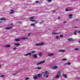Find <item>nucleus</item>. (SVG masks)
Returning <instances> with one entry per match:
<instances>
[{
  "instance_id": "nucleus-21",
  "label": "nucleus",
  "mask_w": 80,
  "mask_h": 80,
  "mask_svg": "<svg viewBox=\"0 0 80 80\" xmlns=\"http://www.w3.org/2000/svg\"><path fill=\"white\" fill-rule=\"evenodd\" d=\"M53 54L50 53L48 55V56H53Z\"/></svg>"
},
{
  "instance_id": "nucleus-12",
  "label": "nucleus",
  "mask_w": 80,
  "mask_h": 80,
  "mask_svg": "<svg viewBox=\"0 0 80 80\" xmlns=\"http://www.w3.org/2000/svg\"><path fill=\"white\" fill-rule=\"evenodd\" d=\"M22 40H28V38H21Z\"/></svg>"
},
{
  "instance_id": "nucleus-38",
  "label": "nucleus",
  "mask_w": 80,
  "mask_h": 80,
  "mask_svg": "<svg viewBox=\"0 0 80 80\" xmlns=\"http://www.w3.org/2000/svg\"><path fill=\"white\" fill-rule=\"evenodd\" d=\"M58 38H59V36H56V38L57 39H58Z\"/></svg>"
},
{
  "instance_id": "nucleus-3",
  "label": "nucleus",
  "mask_w": 80,
  "mask_h": 80,
  "mask_svg": "<svg viewBox=\"0 0 80 80\" xmlns=\"http://www.w3.org/2000/svg\"><path fill=\"white\" fill-rule=\"evenodd\" d=\"M45 45V43H38L35 44L36 46H41V45Z\"/></svg>"
},
{
  "instance_id": "nucleus-9",
  "label": "nucleus",
  "mask_w": 80,
  "mask_h": 80,
  "mask_svg": "<svg viewBox=\"0 0 80 80\" xmlns=\"http://www.w3.org/2000/svg\"><path fill=\"white\" fill-rule=\"evenodd\" d=\"M60 33H61V32L58 33H55L54 32H52V34L54 35H57V34H60Z\"/></svg>"
},
{
  "instance_id": "nucleus-49",
  "label": "nucleus",
  "mask_w": 80,
  "mask_h": 80,
  "mask_svg": "<svg viewBox=\"0 0 80 80\" xmlns=\"http://www.w3.org/2000/svg\"><path fill=\"white\" fill-rule=\"evenodd\" d=\"M77 32L78 33H80V31H77Z\"/></svg>"
},
{
  "instance_id": "nucleus-25",
  "label": "nucleus",
  "mask_w": 80,
  "mask_h": 80,
  "mask_svg": "<svg viewBox=\"0 0 80 80\" xmlns=\"http://www.w3.org/2000/svg\"><path fill=\"white\" fill-rule=\"evenodd\" d=\"M1 20H6V19L4 18H2L0 19Z\"/></svg>"
},
{
  "instance_id": "nucleus-23",
  "label": "nucleus",
  "mask_w": 80,
  "mask_h": 80,
  "mask_svg": "<svg viewBox=\"0 0 80 80\" xmlns=\"http://www.w3.org/2000/svg\"><path fill=\"white\" fill-rule=\"evenodd\" d=\"M42 53H39V54H38V55L39 56V57H42Z\"/></svg>"
},
{
  "instance_id": "nucleus-18",
  "label": "nucleus",
  "mask_w": 80,
  "mask_h": 80,
  "mask_svg": "<svg viewBox=\"0 0 80 80\" xmlns=\"http://www.w3.org/2000/svg\"><path fill=\"white\" fill-rule=\"evenodd\" d=\"M6 47H7V48H8V47H10V45H6L5 46Z\"/></svg>"
},
{
  "instance_id": "nucleus-33",
  "label": "nucleus",
  "mask_w": 80,
  "mask_h": 80,
  "mask_svg": "<svg viewBox=\"0 0 80 80\" xmlns=\"http://www.w3.org/2000/svg\"><path fill=\"white\" fill-rule=\"evenodd\" d=\"M43 23V22L42 21V22H41L39 23V24H42V23Z\"/></svg>"
},
{
  "instance_id": "nucleus-40",
  "label": "nucleus",
  "mask_w": 80,
  "mask_h": 80,
  "mask_svg": "<svg viewBox=\"0 0 80 80\" xmlns=\"http://www.w3.org/2000/svg\"><path fill=\"white\" fill-rule=\"evenodd\" d=\"M31 33H29L28 35V36H30V35H31Z\"/></svg>"
},
{
  "instance_id": "nucleus-29",
  "label": "nucleus",
  "mask_w": 80,
  "mask_h": 80,
  "mask_svg": "<svg viewBox=\"0 0 80 80\" xmlns=\"http://www.w3.org/2000/svg\"><path fill=\"white\" fill-rule=\"evenodd\" d=\"M67 64L68 65H70V64H71V63H70V62H68L67 63Z\"/></svg>"
},
{
  "instance_id": "nucleus-55",
  "label": "nucleus",
  "mask_w": 80,
  "mask_h": 80,
  "mask_svg": "<svg viewBox=\"0 0 80 80\" xmlns=\"http://www.w3.org/2000/svg\"><path fill=\"white\" fill-rule=\"evenodd\" d=\"M19 23H20V22H19Z\"/></svg>"
},
{
  "instance_id": "nucleus-28",
  "label": "nucleus",
  "mask_w": 80,
  "mask_h": 80,
  "mask_svg": "<svg viewBox=\"0 0 80 80\" xmlns=\"http://www.w3.org/2000/svg\"><path fill=\"white\" fill-rule=\"evenodd\" d=\"M60 37H61V38H62V37H63V35H61L60 36Z\"/></svg>"
},
{
  "instance_id": "nucleus-22",
  "label": "nucleus",
  "mask_w": 80,
  "mask_h": 80,
  "mask_svg": "<svg viewBox=\"0 0 80 80\" xmlns=\"http://www.w3.org/2000/svg\"><path fill=\"white\" fill-rule=\"evenodd\" d=\"M34 79H37V76H35L33 77Z\"/></svg>"
},
{
  "instance_id": "nucleus-39",
  "label": "nucleus",
  "mask_w": 80,
  "mask_h": 80,
  "mask_svg": "<svg viewBox=\"0 0 80 80\" xmlns=\"http://www.w3.org/2000/svg\"><path fill=\"white\" fill-rule=\"evenodd\" d=\"M74 28H78V27H74Z\"/></svg>"
},
{
  "instance_id": "nucleus-5",
  "label": "nucleus",
  "mask_w": 80,
  "mask_h": 80,
  "mask_svg": "<svg viewBox=\"0 0 80 80\" xmlns=\"http://www.w3.org/2000/svg\"><path fill=\"white\" fill-rule=\"evenodd\" d=\"M28 55H30V56H32V53H28V54H24V56H28Z\"/></svg>"
},
{
  "instance_id": "nucleus-8",
  "label": "nucleus",
  "mask_w": 80,
  "mask_h": 80,
  "mask_svg": "<svg viewBox=\"0 0 80 80\" xmlns=\"http://www.w3.org/2000/svg\"><path fill=\"white\" fill-rule=\"evenodd\" d=\"M38 77H42V74L39 73L37 75Z\"/></svg>"
},
{
  "instance_id": "nucleus-56",
  "label": "nucleus",
  "mask_w": 80,
  "mask_h": 80,
  "mask_svg": "<svg viewBox=\"0 0 80 80\" xmlns=\"http://www.w3.org/2000/svg\"><path fill=\"white\" fill-rule=\"evenodd\" d=\"M42 73H43V72H42Z\"/></svg>"
},
{
  "instance_id": "nucleus-35",
  "label": "nucleus",
  "mask_w": 80,
  "mask_h": 80,
  "mask_svg": "<svg viewBox=\"0 0 80 80\" xmlns=\"http://www.w3.org/2000/svg\"><path fill=\"white\" fill-rule=\"evenodd\" d=\"M33 18H34L33 17H31L30 18V19H33Z\"/></svg>"
},
{
  "instance_id": "nucleus-42",
  "label": "nucleus",
  "mask_w": 80,
  "mask_h": 80,
  "mask_svg": "<svg viewBox=\"0 0 80 80\" xmlns=\"http://www.w3.org/2000/svg\"><path fill=\"white\" fill-rule=\"evenodd\" d=\"M36 3H40V2L39 1H36L35 2Z\"/></svg>"
},
{
  "instance_id": "nucleus-50",
  "label": "nucleus",
  "mask_w": 80,
  "mask_h": 80,
  "mask_svg": "<svg viewBox=\"0 0 80 80\" xmlns=\"http://www.w3.org/2000/svg\"><path fill=\"white\" fill-rule=\"evenodd\" d=\"M47 73V74H50V72H48Z\"/></svg>"
},
{
  "instance_id": "nucleus-43",
  "label": "nucleus",
  "mask_w": 80,
  "mask_h": 80,
  "mask_svg": "<svg viewBox=\"0 0 80 80\" xmlns=\"http://www.w3.org/2000/svg\"><path fill=\"white\" fill-rule=\"evenodd\" d=\"M17 75V74H13L12 75L13 76H15V75Z\"/></svg>"
},
{
  "instance_id": "nucleus-37",
  "label": "nucleus",
  "mask_w": 80,
  "mask_h": 80,
  "mask_svg": "<svg viewBox=\"0 0 80 80\" xmlns=\"http://www.w3.org/2000/svg\"><path fill=\"white\" fill-rule=\"evenodd\" d=\"M0 77L3 78L4 77V75H1L0 76Z\"/></svg>"
},
{
  "instance_id": "nucleus-26",
  "label": "nucleus",
  "mask_w": 80,
  "mask_h": 80,
  "mask_svg": "<svg viewBox=\"0 0 80 80\" xmlns=\"http://www.w3.org/2000/svg\"><path fill=\"white\" fill-rule=\"evenodd\" d=\"M62 60H63L64 61H66V60H67V59L66 58H63L62 59Z\"/></svg>"
},
{
  "instance_id": "nucleus-48",
  "label": "nucleus",
  "mask_w": 80,
  "mask_h": 80,
  "mask_svg": "<svg viewBox=\"0 0 80 80\" xmlns=\"http://www.w3.org/2000/svg\"><path fill=\"white\" fill-rule=\"evenodd\" d=\"M64 65H68V64H67V63H65L64 64Z\"/></svg>"
},
{
  "instance_id": "nucleus-6",
  "label": "nucleus",
  "mask_w": 80,
  "mask_h": 80,
  "mask_svg": "<svg viewBox=\"0 0 80 80\" xmlns=\"http://www.w3.org/2000/svg\"><path fill=\"white\" fill-rule=\"evenodd\" d=\"M33 57L34 58H37V54H34L33 55Z\"/></svg>"
},
{
  "instance_id": "nucleus-57",
  "label": "nucleus",
  "mask_w": 80,
  "mask_h": 80,
  "mask_svg": "<svg viewBox=\"0 0 80 80\" xmlns=\"http://www.w3.org/2000/svg\"><path fill=\"white\" fill-rule=\"evenodd\" d=\"M76 21H78V20H76Z\"/></svg>"
},
{
  "instance_id": "nucleus-32",
  "label": "nucleus",
  "mask_w": 80,
  "mask_h": 80,
  "mask_svg": "<svg viewBox=\"0 0 80 80\" xmlns=\"http://www.w3.org/2000/svg\"><path fill=\"white\" fill-rule=\"evenodd\" d=\"M37 68L38 70H40V69H41V67H38Z\"/></svg>"
},
{
  "instance_id": "nucleus-46",
  "label": "nucleus",
  "mask_w": 80,
  "mask_h": 80,
  "mask_svg": "<svg viewBox=\"0 0 80 80\" xmlns=\"http://www.w3.org/2000/svg\"><path fill=\"white\" fill-rule=\"evenodd\" d=\"M14 50H17V48H14Z\"/></svg>"
},
{
  "instance_id": "nucleus-31",
  "label": "nucleus",
  "mask_w": 80,
  "mask_h": 80,
  "mask_svg": "<svg viewBox=\"0 0 80 80\" xmlns=\"http://www.w3.org/2000/svg\"><path fill=\"white\" fill-rule=\"evenodd\" d=\"M35 51H32L31 52V53H35Z\"/></svg>"
},
{
  "instance_id": "nucleus-51",
  "label": "nucleus",
  "mask_w": 80,
  "mask_h": 80,
  "mask_svg": "<svg viewBox=\"0 0 80 80\" xmlns=\"http://www.w3.org/2000/svg\"><path fill=\"white\" fill-rule=\"evenodd\" d=\"M58 19H60V18L59 17H58Z\"/></svg>"
},
{
  "instance_id": "nucleus-52",
  "label": "nucleus",
  "mask_w": 80,
  "mask_h": 80,
  "mask_svg": "<svg viewBox=\"0 0 80 80\" xmlns=\"http://www.w3.org/2000/svg\"><path fill=\"white\" fill-rule=\"evenodd\" d=\"M55 11H53V13H55Z\"/></svg>"
},
{
  "instance_id": "nucleus-30",
  "label": "nucleus",
  "mask_w": 80,
  "mask_h": 80,
  "mask_svg": "<svg viewBox=\"0 0 80 80\" xmlns=\"http://www.w3.org/2000/svg\"><path fill=\"white\" fill-rule=\"evenodd\" d=\"M30 20L31 21H32V22H35V20H33V19H30Z\"/></svg>"
},
{
  "instance_id": "nucleus-34",
  "label": "nucleus",
  "mask_w": 80,
  "mask_h": 80,
  "mask_svg": "<svg viewBox=\"0 0 80 80\" xmlns=\"http://www.w3.org/2000/svg\"><path fill=\"white\" fill-rule=\"evenodd\" d=\"M28 79H29V78H25V80H28Z\"/></svg>"
},
{
  "instance_id": "nucleus-58",
  "label": "nucleus",
  "mask_w": 80,
  "mask_h": 80,
  "mask_svg": "<svg viewBox=\"0 0 80 80\" xmlns=\"http://www.w3.org/2000/svg\"><path fill=\"white\" fill-rule=\"evenodd\" d=\"M0 23H1V22L0 21Z\"/></svg>"
},
{
  "instance_id": "nucleus-13",
  "label": "nucleus",
  "mask_w": 80,
  "mask_h": 80,
  "mask_svg": "<svg viewBox=\"0 0 80 80\" xmlns=\"http://www.w3.org/2000/svg\"><path fill=\"white\" fill-rule=\"evenodd\" d=\"M10 11L11 12L10 13V14H11L12 13H14V11H13V10L11 9L10 10Z\"/></svg>"
},
{
  "instance_id": "nucleus-19",
  "label": "nucleus",
  "mask_w": 80,
  "mask_h": 80,
  "mask_svg": "<svg viewBox=\"0 0 80 80\" xmlns=\"http://www.w3.org/2000/svg\"><path fill=\"white\" fill-rule=\"evenodd\" d=\"M31 26H33V27H35V24L32 23L31 24Z\"/></svg>"
},
{
  "instance_id": "nucleus-7",
  "label": "nucleus",
  "mask_w": 80,
  "mask_h": 80,
  "mask_svg": "<svg viewBox=\"0 0 80 80\" xmlns=\"http://www.w3.org/2000/svg\"><path fill=\"white\" fill-rule=\"evenodd\" d=\"M68 40L69 42L70 41H75V40L73 39L72 38H69L68 39Z\"/></svg>"
},
{
  "instance_id": "nucleus-16",
  "label": "nucleus",
  "mask_w": 80,
  "mask_h": 80,
  "mask_svg": "<svg viewBox=\"0 0 80 80\" xmlns=\"http://www.w3.org/2000/svg\"><path fill=\"white\" fill-rule=\"evenodd\" d=\"M77 30H76L74 32V35H77Z\"/></svg>"
},
{
  "instance_id": "nucleus-1",
  "label": "nucleus",
  "mask_w": 80,
  "mask_h": 80,
  "mask_svg": "<svg viewBox=\"0 0 80 80\" xmlns=\"http://www.w3.org/2000/svg\"><path fill=\"white\" fill-rule=\"evenodd\" d=\"M62 73V71H60L58 72L57 77V78H58L60 76H61V73Z\"/></svg>"
},
{
  "instance_id": "nucleus-45",
  "label": "nucleus",
  "mask_w": 80,
  "mask_h": 80,
  "mask_svg": "<svg viewBox=\"0 0 80 80\" xmlns=\"http://www.w3.org/2000/svg\"><path fill=\"white\" fill-rule=\"evenodd\" d=\"M67 23V21H64L63 22L64 23Z\"/></svg>"
},
{
  "instance_id": "nucleus-24",
  "label": "nucleus",
  "mask_w": 80,
  "mask_h": 80,
  "mask_svg": "<svg viewBox=\"0 0 80 80\" xmlns=\"http://www.w3.org/2000/svg\"><path fill=\"white\" fill-rule=\"evenodd\" d=\"M15 41H16V42H19V41H20V39H15Z\"/></svg>"
},
{
  "instance_id": "nucleus-2",
  "label": "nucleus",
  "mask_w": 80,
  "mask_h": 80,
  "mask_svg": "<svg viewBox=\"0 0 80 80\" xmlns=\"http://www.w3.org/2000/svg\"><path fill=\"white\" fill-rule=\"evenodd\" d=\"M45 60H43L38 62L36 64V65H40V64H42V63H45Z\"/></svg>"
},
{
  "instance_id": "nucleus-20",
  "label": "nucleus",
  "mask_w": 80,
  "mask_h": 80,
  "mask_svg": "<svg viewBox=\"0 0 80 80\" xmlns=\"http://www.w3.org/2000/svg\"><path fill=\"white\" fill-rule=\"evenodd\" d=\"M11 28H12V27L6 28V29H7V30H9V29H11Z\"/></svg>"
},
{
  "instance_id": "nucleus-17",
  "label": "nucleus",
  "mask_w": 80,
  "mask_h": 80,
  "mask_svg": "<svg viewBox=\"0 0 80 80\" xmlns=\"http://www.w3.org/2000/svg\"><path fill=\"white\" fill-rule=\"evenodd\" d=\"M72 9H70L69 10L68 9H66L65 10L66 12H68V11H72Z\"/></svg>"
},
{
  "instance_id": "nucleus-47",
  "label": "nucleus",
  "mask_w": 80,
  "mask_h": 80,
  "mask_svg": "<svg viewBox=\"0 0 80 80\" xmlns=\"http://www.w3.org/2000/svg\"><path fill=\"white\" fill-rule=\"evenodd\" d=\"M10 24L11 25H13V23H11Z\"/></svg>"
},
{
  "instance_id": "nucleus-36",
  "label": "nucleus",
  "mask_w": 80,
  "mask_h": 80,
  "mask_svg": "<svg viewBox=\"0 0 80 80\" xmlns=\"http://www.w3.org/2000/svg\"><path fill=\"white\" fill-rule=\"evenodd\" d=\"M75 50H79V49L76 48L75 49Z\"/></svg>"
},
{
  "instance_id": "nucleus-11",
  "label": "nucleus",
  "mask_w": 80,
  "mask_h": 80,
  "mask_svg": "<svg viewBox=\"0 0 80 80\" xmlns=\"http://www.w3.org/2000/svg\"><path fill=\"white\" fill-rule=\"evenodd\" d=\"M58 52H65V50L64 49L63 50H59Z\"/></svg>"
},
{
  "instance_id": "nucleus-41",
  "label": "nucleus",
  "mask_w": 80,
  "mask_h": 80,
  "mask_svg": "<svg viewBox=\"0 0 80 80\" xmlns=\"http://www.w3.org/2000/svg\"><path fill=\"white\" fill-rule=\"evenodd\" d=\"M48 73V71H45V73Z\"/></svg>"
},
{
  "instance_id": "nucleus-14",
  "label": "nucleus",
  "mask_w": 80,
  "mask_h": 80,
  "mask_svg": "<svg viewBox=\"0 0 80 80\" xmlns=\"http://www.w3.org/2000/svg\"><path fill=\"white\" fill-rule=\"evenodd\" d=\"M73 15L72 14H70L69 15V18H73V17L72 16Z\"/></svg>"
},
{
  "instance_id": "nucleus-44",
  "label": "nucleus",
  "mask_w": 80,
  "mask_h": 80,
  "mask_svg": "<svg viewBox=\"0 0 80 80\" xmlns=\"http://www.w3.org/2000/svg\"><path fill=\"white\" fill-rule=\"evenodd\" d=\"M48 75L47 74L46 76V78H48Z\"/></svg>"
},
{
  "instance_id": "nucleus-27",
  "label": "nucleus",
  "mask_w": 80,
  "mask_h": 80,
  "mask_svg": "<svg viewBox=\"0 0 80 80\" xmlns=\"http://www.w3.org/2000/svg\"><path fill=\"white\" fill-rule=\"evenodd\" d=\"M47 1L48 2H51L52 1V0H47Z\"/></svg>"
},
{
  "instance_id": "nucleus-4",
  "label": "nucleus",
  "mask_w": 80,
  "mask_h": 80,
  "mask_svg": "<svg viewBox=\"0 0 80 80\" xmlns=\"http://www.w3.org/2000/svg\"><path fill=\"white\" fill-rule=\"evenodd\" d=\"M58 68V66H54L52 67V69L53 70H55V69H57Z\"/></svg>"
},
{
  "instance_id": "nucleus-10",
  "label": "nucleus",
  "mask_w": 80,
  "mask_h": 80,
  "mask_svg": "<svg viewBox=\"0 0 80 80\" xmlns=\"http://www.w3.org/2000/svg\"><path fill=\"white\" fill-rule=\"evenodd\" d=\"M14 44L16 45V46H19V45H20V44L19 43H14Z\"/></svg>"
},
{
  "instance_id": "nucleus-54",
  "label": "nucleus",
  "mask_w": 80,
  "mask_h": 80,
  "mask_svg": "<svg viewBox=\"0 0 80 80\" xmlns=\"http://www.w3.org/2000/svg\"><path fill=\"white\" fill-rule=\"evenodd\" d=\"M78 42H79V43H80V41H78Z\"/></svg>"
},
{
  "instance_id": "nucleus-15",
  "label": "nucleus",
  "mask_w": 80,
  "mask_h": 80,
  "mask_svg": "<svg viewBox=\"0 0 80 80\" xmlns=\"http://www.w3.org/2000/svg\"><path fill=\"white\" fill-rule=\"evenodd\" d=\"M63 76L64 77V78H67V76L66 75V74H63Z\"/></svg>"
},
{
  "instance_id": "nucleus-53",
  "label": "nucleus",
  "mask_w": 80,
  "mask_h": 80,
  "mask_svg": "<svg viewBox=\"0 0 80 80\" xmlns=\"http://www.w3.org/2000/svg\"><path fill=\"white\" fill-rule=\"evenodd\" d=\"M43 76L44 77H45V74H44V75H43Z\"/></svg>"
}]
</instances>
